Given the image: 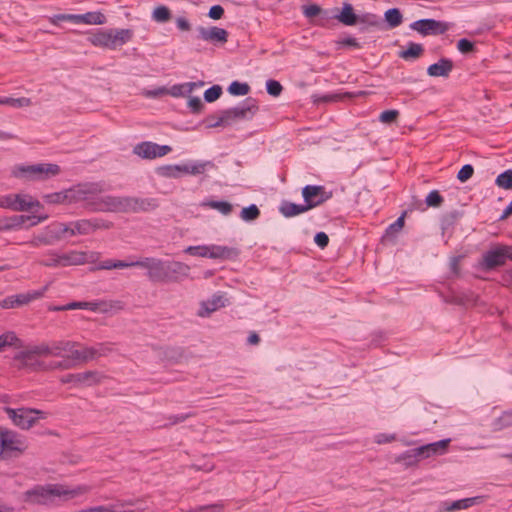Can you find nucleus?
Returning a JSON list of instances; mask_svg holds the SVG:
<instances>
[{
    "instance_id": "obj_46",
    "label": "nucleus",
    "mask_w": 512,
    "mask_h": 512,
    "mask_svg": "<svg viewBox=\"0 0 512 512\" xmlns=\"http://www.w3.org/2000/svg\"><path fill=\"white\" fill-rule=\"evenodd\" d=\"M260 216V210L255 204H251L245 207L240 212V217L243 221L251 222L258 219Z\"/></svg>"
},
{
    "instance_id": "obj_56",
    "label": "nucleus",
    "mask_w": 512,
    "mask_h": 512,
    "mask_svg": "<svg viewBox=\"0 0 512 512\" xmlns=\"http://www.w3.org/2000/svg\"><path fill=\"white\" fill-rule=\"evenodd\" d=\"M405 215L404 212L401 216H399L393 223H391L386 229V235H394L402 230L405 224Z\"/></svg>"
},
{
    "instance_id": "obj_5",
    "label": "nucleus",
    "mask_w": 512,
    "mask_h": 512,
    "mask_svg": "<svg viewBox=\"0 0 512 512\" xmlns=\"http://www.w3.org/2000/svg\"><path fill=\"white\" fill-rule=\"evenodd\" d=\"M61 168L54 163H37L31 165H18L13 170L16 178L27 181H45L59 175Z\"/></svg>"
},
{
    "instance_id": "obj_55",
    "label": "nucleus",
    "mask_w": 512,
    "mask_h": 512,
    "mask_svg": "<svg viewBox=\"0 0 512 512\" xmlns=\"http://www.w3.org/2000/svg\"><path fill=\"white\" fill-rule=\"evenodd\" d=\"M222 95V88L219 85H213L204 92V99L211 103L216 101Z\"/></svg>"
},
{
    "instance_id": "obj_10",
    "label": "nucleus",
    "mask_w": 512,
    "mask_h": 512,
    "mask_svg": "<svg viewBox=\"0 0 512 512\" xmlns=\"http://www.w3.org/2000/svg\"><path fill=\"white\" fill-rule=\"evenodd\" d=\"M409 27L422 36H428L445 34L451 28V24L445 21L426 18L412 22Z\"/></svg>"
},
{
    "instance_id": "obj_17",
    "label": "nucleus",
    "mask_w": 512,
    "mask_h": 512,
    "mask_svg": "<svg viewBox=\"0 0 512 512\" xmlns=\"http://www.w3.org/2000/svg\"><path fill=\"white\" fill-rule=\"evenodd\" d=\"M125 213L148 212L156 209L159 204L155 198L125 196Z\"/></svg>"
},
{
    "instance_id": "obj_40",
    "label": "nucleus",
    "mask_w": 512,
    "mask_h": 512,
    "mask_svg": "<svg viewBox=\"0 0 512 512\" xmlns=\"http://www.w3.org/2000/svg\"><path fill=\"white\" fill-rule=\"evenodd\" d=\"M302 8L303 14L306 18H313L316 16H321L323 20H328L330 18L328 12L326 10H323L317 4L304 5Z\"/></svg>"
},
{
    "instance_id": "obj_1",
    "label": "nucleus",
    "mask_w": 512,
    "mask_h": 512,
    "mask_svg": "<svg viewBox=\"0 0 512 512\" xmlns=\"http://www.w3.org/2000/svg\"><path fill=\"white\" fill-rule=\"evenodd\" d=\"M134 267L146 269L148 279L154 283H177L183 278H187L191 269L186 263L155 257L135 260Z\"/></svg>"
},
{
    "instance_id": "obj_52",
    "label": "nucleus",
    "mask_w": 512,
    "mask_h": 512,
    "mask_svg": "<svg viewBox=\"0 0 512 512\" xmlns=\"http://www.w3.org/2000/svg\"><path fill=\"white\" fill-rule=\"evenodd\" d=\"M443 202L444 198L438 190H432L425 198L427 207L438 208L443 204Z\"/></svg>"
},
{
    "instance_id": "obj_15",
    "label": "nucleus",
    "mask_w": 512,
    "mask_h": 512,
    "mask_svg": "<svg viewBox=\"0 0 512 512\" xmlns=\"http://www.w3.org/2000/svg\"><path fill=\"white\" fill-rule=\"evenodd\" d=\"M1 452L0 458L12 452L21 453L25 449V443L20 439L18 434L12 430H3L0 432Z\"/></svg>"
},
{
    "instance_id": "obj_8",
    "label": "nucleus",
    "mask_w": 512,
    "mask_h": 512,
    "mask_svg": "<svg viewBox=\"0 0 512 512\" xmlns=\"http://www.w3.org/2000/svg\"><path fill=\"white\" fill-rule=\"evenodd\" d=\"M4 411L13 424L23 430L31 428L39 419H44L45 412L33 408L13 409L4 407Z\"/></svg>"
},
{
    "instance_id": "obj_36",
    "label": "nucleus",
    "mask_w": 512,
    "mask_h": 512,
    "mask_svg": "<svg viewBox=\"0 0 512 512\" xmlns=\"http://www.w3.org/2000/svg\"><path fill=\"white\" fill-rule=\"evenodd\" d=\"M384 19L387 22L388 28L394 29L402 24L403 15L398 8H391L384 13Z\"/></svg>"
},
{
    "instance_id": "obj_11",
    "label": "nucleus",
    "mask_w": 512,
    "mask_h": 512,
    "mask_svg": "<svg viewBox=\"0 0 512 512\" xmlns=\"http://www.w3.org/2000/svg\"><path fill=\"white\" fill-rule=\"evenodd\" d=\"M302 197L308 209H313L325 203L332 197L331 191H326L321 185H306L302 189Z\"/></svg>"
},
{
    "instance_id": "obj_54",
    "label": "nucleus",
    "mask_w": 512,
    "mask_h": 512,
    "mask_svg": "<svg viewBox=\"0 0 512 512\" xmlns=\"http://www.w3.org/2000/svg\"><path fill=\"white\" fill-rule=\"evenodd\" d=\"M48 257L46 259H43L40 261V264L45 267H61V260H60V254H58L55 251H51L47 255Z\"/></svg>"
},
{
    "instance_id": "obj_24",
    "label": "nucleus",
    "mask_w": 512,
    "mask_h": 512,
    "mask_svg": "<svg viewBox=\"0 0 512 512\" xmlns=\"http://www.w3.org/2000/svg\"><path fill=\"white\" fill-rule=\"evenodd\" d=\"M450 441V439H442L440 441L422 445L418 447V452L422 453L424 459L435 455H442L446 452Z\"/></svg>"
},
{
    "instance_id": "obj_64",
    "label": "nucleus",
    "mask_w": 512,
    "mask_h": 512,
    "mask_svg": "<svg viewBox=\"0 0 512 512\" xmlns=\"http://www.w3.org/2000/svg\"><path fill=\"white\" fill-rule=\"evenodd\" d=\"M115 506H95L87 509H82L77 512H116Z\"/></svg>"
},
{
    "instance_id": "obj_37",
    "label": "nucleus",
    "mask_w": 512,
    "mask_h": 512,
    "mask_svg": "<svg viewBox=\"0 0 512 512\" xmlns=\"http://www.w3.org/2000/svg\"><path fill=\"white\" fill-rule=\"evenodd\" d=\"M75 346L74 341L61 340L52 342V356L56 357H67L70 348Z\"/></svg>"
},
{
    "instance_id": "obj_43",
    "label": "nucleus",
    "mask_w": 512,
    "mask_h": 512,
    "mask_svg": "<svg viewBox=\"0 0 512 512\" xmlns=\"http://www.w3.org/2000/svg\"><path fill=\"white\" fill-rule=\"evenodd\" d=\"M495 430H502L512 426V409L504 411L493 423Z\"/></svg>"
},
{
    "instance_id": "obj_32",
    "label": "nucleus",
    "mask_w": 512,
    "mask_h": 512,
    "mask_svg": "<svg viewBox=\"0 0 512 512\" xmlns=\"http://www.w3.org/2000/svg\"><path fill=\"white\" fill-rule=\"evenodd\" d=\"M106 23V17L99 11L78 14V24L102 25Z\"/></svg>"
},
{
    "instance_id": "obj_61",
    "label": "nucleus",
    "mask_w": 512,
    "mask_h": 512,
    "mask_svg": "<svg viewBox=\"0 0 512 512\" xmlns=\"http://www.w3.org/2000/svg\"><path fill=\"white\" fill-rule=\"evenodd\" d=\"M223 504L222 503H213L208 505H203L196 507L194 509H190L187 512H221L223 510Z\"/></svg>"
},
{
    "instance_id": "obj_38",
    "label": "nucleus",
    "mask_w": 512,
    "mask_h": 512,
    "mask_svg": "<svg viewBox=\"0 0 512 512\" xmlns=\"http://www.w3.org/2000/svg\"><path fill=\"white\" fill-rule=\"evenodd\" d=\"M188 165L189 174L194 176L204 174L208 169L215 167L212 161H190Z\"/></svg>"
},
{
    "instance_id": "obj_47",
    "label": "nucleus",
    "mask_w": 512,
    "mask_h": 512,
    "mask_svg": "<svg viewBox=\"0 0 512 512\" xmlns=\"http://www.w3.org/2000/svg\"><path fill=\"white\" fill-rule=\"evenodd\" d=\"M157 173L160 176L167 177V178H179V177H181L180 165L174 164V165L161 166L157 169Z\"/></svg>"
},
{
    "instance_id": "obj_26",
    "label": "nucleus",
    "mask_w": 512,
    "mask_h": 512,
    "mask_svg": "<svg viewBox=\"0 0 512 512\" xmlns=\"http://www.w3.org/2000/svg\"><path fill=\"white\" fill-rule=\"evenodd\" d=\"M93 352L88 347H82L80 343L75 342V346L70 348L67 358L73 362L85 363L92 360Z\"/></svg>"
},
{
    "instance_id": "obj_25",
    "label": "nucleus",
    "mask_w": 512,
    "mask_h": 512,
    "mask_svg": "<svg viewBox=\"0 0 512 512\" xmlns=\"http://www.w3.org/2000/svg\"><path fill=\"white\" fill-rule=\"evenodd\" d=\"M333 17L346 26H354L359 22V15L355 13L352 4L347 2L343 3L340 12Z\"/></svg>"
},
{
    "instance_id": "obj_57",
    "label": "nucleus",
    "mask_w": 512,
    "mask_h": 512,
    "mask_svg": "<svg viewBox=\"0 0 512 512\" xmlns=\"http://www.w3.org/2000/svg\"><path fill=\"white\" fill-rule=\"evenodd\" d=\"M266 91L269 95L273 97H278L283 91V86L281 83L274 79H269L266 82Z\"/></svg>"
},
{
    "instance_id": "obj_51",
    "label": "nucleus",
    "mask_w": 512,
    "mask_h": 512,
    "mask_svg": "<svg viewBox=\"0 0 512 512\" xmlns=\"http://www.w3.org/2000/svg\"><path fill=\"white\" fill-rule=\"evenodd\" d=\"M88 348L93 352L92 360L106 356L112 351L111 343H98L95 346Z\"/></svg>"
},
{
    "instance_id": "obj_6",
    "label": "nucleus",
    "mask_w": 512,
    "mask_h": 512,
    "mask_svg": "<svg viewBox=\"0 0 512 512\" xmlns=\"http://www.w3.org/2000/svg\"><path fill=\"white\" fill-rule=\"evenodd\" d=\"M184 253L193 257L210 258L214 260H231L239 256V250L234 247L210 244L188 246Z\"/></svg>"
},
{
    "instance_id": "obj_20",
    "label": "nucleus",
    "mask_w": 512,
    "mask_h": 512,
    "mask_svg": "<svg viewBox=\"0 0 512 512\" xmlns=\"http://www.w3.org/2000/svg\"><path fill=\"white\" fill-rule=\"evenodd\" d=\"M41 232L47 241V246L54 245L67 236L66 224L58 221L50 223Z\"/></svg>"
},
{
    "instance_id": "obj_60",
    "label": "nucleus",
    "mask_w": 512,
    "mask_h": 512,
    "mask_svg": "<svg viewBox=\"0 0 512 512\" xmlns=\"http://www.w3.org/2000/svg\"><path fill=\"white\" fill-rule=\"evenodd\" d=\"M32 350V353H35L36 356H40V355H45V356H48V355H51L52 356V343L51 344H47V343H41L39 345H33V346H29Z\"/></svg>"
},
{
    "instance_id": "obj_63",
    "label": "nucleus",
    "mask_w": 512,
    "mask_h": 512,
    "mask_svg": "<svg viewBox=\"0 0 512 512\" xmlns=\"http://www.w3.org/2000/svg\"><path fill=\"white\" fill-rule=\"evenodd\" d=\"M457 49L461 53L467 54V53H471L475 50V45L472 41H470L466 38H462L457 42Z\"/></svg>"
},
{
    "instance_id": "obj_48",
    "label": "nucleus",
    "mask_w": 512,
    "mask_h": 512,
    "mask_svg": "<svg viewBox=\"0 0 512 512\" xmlns=\"http://www.w3.org/2000/svg\"><path fill=\"white\" fill-rule=\"evenodd\" d=\"M495 184L503 189L511 190L512 189V169H508L502 173H500L496 180Z\"/></svg>"
},
{
    "instance_id": "obj_12",
    "label": "nucleus",
    "mask_w": 512,
    "mask_h": 512,
    "mask_svg": "<svg viewBox=\"0 0 512 512\" xmlns=\"http://www.w3.org/2000/svg\"><path fill=\"white\" fill-rule=\"evenodd\" d=\"M102 375L98 371H85L80 373H70L60 378L63 384H73L75 387H90L101 382Z\"/></svg>"
},
{
    "instance_id": "obj_45",
    "label": "nucleus",
    "mask_w": 512,
    "mask_h": 512,
    "mask_svg": "<svg viewBox=\"0 0 512 512\" xmlns=\"http://www.w3.org/2000/svg\"><path fill=\"white\" fill-rule=\"evenodd\" d=\"M227 91L233 96H245L250 92V86L245 82L233 81Z\"/></svg>"
},
{
    "instance_id": "obj_39",
    "label": "nucleus",
    "mask_w": 512,
    "mask_h": 512,
    "mask_svg": "<svg viewBox=\"0 0 512 512\" xmlns=\"http://www.w3.org/2000/svg\"><path fill=\"white\" fill-rule=\"evenodd\" d=\"M21 347V340L16 336V334L12 331L5 332L0 335V351L4 350L6 347Z\"/></svg>"
},
{
    "instance_id": "obj_35",
    "label": "nucleus",
    "mask_w": 512,
    "mask_h": 512,
    "mask_svg": "<svg viewBox=\"0 0 512 512\" xmlns=\"http://www.w3.org/2000/svg\"><path fill=\"white\" fill-rule=\"evenodd\" d=\"M478 503L477 497L464 498L460 500L453 501L451 503H444V510L447 512H454L459 510L467 509Z\"/></svg>"
},
{
    "instance_id": "obj_23",
    "label": "nucleus",
    "mask_w": 512,
    "mask_h": 512,
    "mask_svg": "<svg viewBox=\"0 0 512 512\" xmlns=\"http://www.w3.org/2000/svg\"><path fill=\"white\" fill-rule=\"evenodd\" d=\"M214 118L215 115H208L205 118L204 123L207 128L226 127L237 120L233 108L219 111L218 122H213Z\"/></svg>"
},
{
    "instance_id": "obj_14",
    "label": "nucleus",
    "mask_w": 512,
    "mask_h": 512,
    "mask_svg": "<svg viewBox=\"0 0 512 512\" xmlns=\"http://www.w3.org/2000/svg\"><path fill=\"white\" fill-rule=\"evenodd\" d=\"M171 151L172 148L169 145H159L150 141L141 142L133 148V153L143 159H155Z\"/></svg>"
},
{
    "instance_id": "obj_19",
    "label": "nucleus",
    "mask_w": 512,
    "mask_h": 512,
    "mask_svg": "<svg viewBox=\"0 0 512 512\" xmlns=\"http://www.w3.org/2000/svg\"><path fill=\"white\" fill-rule=\"evenodd\" d=\"M198 32V38L204 41H208L214 44H224L228 40V32L223 29L216 26L212 27H204L199 26L197 27Z\"/></svg>"
},
{
    "instance_id": "obj_62",
    "label": "nucleus",
    "mask_w": 512,
    "mask_h": 512,
    "mask_svg": "<svg viewBox=\"0 0 512 512\" xmlns=\"http://www.w3.org/2000/svg\"><path fill=\"white\" fill-rule=\"evenodd\" d=\"M367 26L377 27L380 24L379 18L375 14L365 13L359 15V22Z\"/></svg>"
},
{
    "instance_id": "obj_22",
    "label": "nucleus",
    "mask_w": 512,
    "mask_h": 512,
    "mask_svg": "<svg viewBox=\"0 0 512 512\" xmlns=\"http://www.w3.org/2000/svg\"><path fill=\"white\" fill-rule=\"evenodd\" d=\"M453 68V61L449 58L442 57L427 68V74L431 77L448 78Z\"/></svg>"
},
{
    "instance_id": "obj_4",
    "label": "nucleus",
    "mask_w": 512,
    "mask_h": 512,
    "mask_svg": "<svg viewBox=\"0 0 512 512\" xmlns=\"http://www.w3.org/2000/svg\"><path fill=\"white\" fill-rule=\"evenodd\" d=\"M133 31L131 29H108L98 30L89 36L88 40L96 47H101L109 50H116L123 46L133 38Z\"/></svg>"
},
{
    "instance_id": "obj_53",
    "label": "nucleus",
    "mask_w": 512,
    "mask_h": 512,
    "mask_svg": "<svg viewBox=\"0 0 512 512\" xmlns=\"http://www.w3.org/2000/svg\"><path fill=\"white\" fill-rule=\"evenodd\" d=\"M50 23L59 25L61 22L78 24V14H55L49 18Z\"/></svg>"
},
{
    "instance_id": "obj_31",
    "label": "nucleus",
    "mask_w": 512,
    "mask_h": 512,
    "mask_svg": "<svg viewBox=\"0 0 512 512\" xmlns=\"http://www.w3.org/2000/svg\"><path fill=\"white\" fill-rule=\"evenodd\" d=\"M280 213L287 218L297 216L299 214L307 212L309 209L307 205L304 204H296L292 202L285 201L280 206Z\"/></svg>"
},
{
    "instance_id": "obj_29",
    "label": "nucleus",
    "mask_w": 512,
    "mask_h": 512,
    "mask_svg": "<svg viewBox=\"0 0 512 512\" xmlns=\"http://www.w3.org/2000/svg\"><path fill=\"white\" fill-rule=\"evenodd\" d=\"M13 199L16 204L14 211H30L34 207H42L38 200H32L29 195L14 194Z\"/></svg>"
},
{
    "instance_id": "obj_3",
    "label": "nucleus",
    "mask_w": 512,
    "mask_h": 512,
    "mask_svg": "<svg viewBox=\"0 0 512 512\" xmlns=\"http://www.w3.org/2000/svg\"><path fill=\"white\" fill-rule=\"evenodd\" d=\"M104 191H106V188L102 183H83L70 189L45 194L42 196V199L47 204H70L83 202V200L91 198V194L102 193Z\"/></svg>"
},
{
    "instance_id": "obj_2",
    "label": "nucleus",
    "mask_w": 512,
    "mask_h": 512,
    "mask_svg": "<svg viewBox=\"0 0 512 512\" xmlns=\"http://www.w3.org/2000/svg\"><path fill=\"white\" fill-rule=\"evenodd\" d=\"M87 491L86 486H78L76 489L69 490L59 484L36 485L23 493V500L29 504L48 505L56 497L72 499Z\"/></svg>"
},
{
    "instance_id": "obj_13",
    "label": "nucleus",
    "mask_w": 512,
    "mask_h": 512,
    "mask_svg": "<svg viewBox=\"0 0 512 512\" xmlns=\"http://www.w3.org/2000/svg\"><path fill=\"white\" fill-rule=\"evenodd\" d=\"M506 264L504 245H496L483 253L479 262V268L484 271H492Z\"/></svg>"
},
{
    "instance_id": "obj_30",
    "label": "nucleus",
    "mask_w": 512,
    "mask_h": 512,
    "mask_svg": "<svg viewBox=\"0 0 512 512\" xmlns=\"http://www.w3.org/2000/svg\"><path fill=\"white\" fill-rule=\"evenodd\" d=\"M424 459L422 453L418 452V447L414 449L407 450L400 454L396 458V462L402 463L405 467H412L417 465V463Z\"/></svg>"
},
{
    "instance_id": "obj_27",
    "label": "nucleus",
    "mask_w": 512,
    "mask_h": 512,
    "mask_svg": "<svg viewBox=\"0 0 512 512\" xmlns=\"http://www.w3.org/2000/svg\"><path fill=\"white\" fill-rule=\"evenodd\" d=\"M424 53V46L415 42H408L406 49L399 51L398 56L405 61H414Z\"/></svg>"
},
{
    "instance_id": "obj_41",
    "label": "nucleus",
    "mask_w": 512,
    "mask_h": 512,
    "mask_svg": "<svg viewBox=\"0 0 512 512\" xmlns=\"http://www.w3.org/2000/svg\"><path fill=\"white\" fill-rule=\"evenodd\" d=\"M29 218L28 215H13L10 217H5V226L6 230H14L20 228Z\"/></svg>"
},
{
    "instance_id": "obj_21",
    "label": "nucleus",
    "mask_w": 512,
    "mask_h": 512,
    "mask_svg": "<svg viewBox=\"0 0 512 512\" xmlns=\"http://www.w3.org/2000/svg\"><path fill=\"white\" fill-rule=\"evenodd\" d=\"M237 120H250L259 110L257 101L248 97L243 100L239 105L233 107Z\"/></svg>"
},
{
    "instance_id": "obj_49",
    "label": "nucleus",
    "mask_w": 512,
    "mask_h": 512,
    "mask_svg": "<svg viewBox=\"0 0 512 512\" xmlns=\"http://www.w3.org/2000/svg\"><path fill=\"white\" fill-rule=\"evenodd\" d=\"M1 104L2 105H9L16 108L21 107H28L31 105V99L26 97H20V98H12V97H4L1 98Z\"/></svg>"
},
{
    "instance_id": "obj_42",
    "label": "nucleus",
    "mask_w": 512,
    "mask_h": 512,
    "mask_svg": "<svg viewBox=\"0 0 512 512\" xmlns=\"http://www.w3.org/2000/svg\"><path fill=\"white\" fill-rule=\"evenodd\" d=\"M204 205L219 211L222 215H225V216L231 214V212L233 210V206L231 203H229L227 201H222V200L221 201L211 200V201L204 203Z\"/></svg>"
},
{
    "instance_id": "obj_50",
    "label": "nucleus",
    "mask_w": 512,
    "mask_h": 512,
    "mask_svg": "<svg viewBox=\"0 0 512 512\" xmlns=\"http://www.w3.org/2000/svg\"><path fill=\"white\" fill-rule=\"evenodd\" d=\"M194 85L195 84L189 83L176 84L171 87L169 93L173 97L185 96L187 94L192 93V91L194 90Z\"/></svg>"
},
{
    "instance_id": "obj_33",
    "label": "nucleus",
    "mask_w": 512,
    "mask_h": 512,
    "mask_svg": "<svg viewBox=\"0 0 512 512\" xmlns=\"http://www.w3.org/2000/svg\"><path fill=\"white\" fill-rule=\"evenodd\" d=\"M134 267V261H123V260H115V259H106L100 261L95 269L96 270H112V269H124Z\"/></svg>"
},
{
    "instance_id": "obj_16",
    "label": "nucleus",
    "mask_w": 512,
    "mask_h": 512,
    "mask_svg": "<svg viewBox=\"0 0 512 512\" xmlns=\"http://www.w3.org/2000/svg\"><path fill=\"white\" fill-rule=\"evenodd\" d=\"M13 360L18 369H29L31 371L46 369L44 362L40 361L35 353H32L30 347L16 353Z\"/></svg>"
},
{
    "instance_id": "obj_18",
    "label": "nucleus",
    "mask_w": 512,
    "mask_h": 512,
    "mask_svg": "<svg viewBox=\"0 0 512 512\" xmlns=\"http://www.w3.org/2000/svg\"><path fill=\"white\" fill-rule=\"evenodd\" d=\"M229 304V299L226 297L225 293L216 292L210 298L201 302L198 316L209 317L213 312Z\"/></svg>"
},
{
    "instance_id": "obj_34",
    "label": "nucleus",
    "mask_w": 512,
    "mask_h": 512,
    "mask_svg": "<svg viewBox=\"0 0 512 512\" xmlns=\"http://www.w3.org/2000/svg\"><path fill=\"white\" fill-rule=\"evenodd\" d=\"M98 308V304L96 302H86V301H72L66 305L55 306L52 308L53 311H67V310H75V309H85L96 311Z\"/></svg>"
},
{
    "instance_id": "obj_58",
    "label": "nucleus",
    "mask_w": 512,
    "mask_h": 512,
    "mask_svg": "<svg viewBox=\"0 0 512 512\" xmlns=\"http://www.w3.org/2000/svg\"><path fill=\"white\" fill-rule=\"evenodd\" d=\"M399 117V111L395 109L385 110L380 113L379 121L385 124H392L396 122Z\"/></svg>"
},
{
    "instance_id": "obj_59",
    "label": "nucleus",
    "mask_w": 512,
    "mask_h": 512,
    "mask_svg": "<svg viewBox=\"0 0 512 512\" xmlns=\"http://www.w3.org/2000/svg\"><path fill=\"white\" fill-rule=\"evenodd\" d=\"M474 174V167L471 164H465L457 173V179L464 183L468 181Z\"/></svg>"
},
{
    "instance_id": "obj_28",
    "label": "nucleus",
    "mask_w": 512,
    "mask_h": 512,
    "mask_svg": "<svg viewBox=\"0 0 512 512\" xmlns=\"http://www.w3.org/2000/svg\"><path fill=\"white\" fill-rule=\"evenodd\" d=\"M61 267L76 266L86 263V253L72 250L67 253L60 254Z\"/></svg>"
},
{
    "instance_id": "obj_9",
    "label": "nucleus",
    "mask_w": 512,
    "mask_h": 512,
    "mask_svg": "<svg viewBox=\"0 0 512 512\" xmlns=\"http://www.w3.org/2000/svg\"><path fill=\"white\" fill-rule=\"evenodd\" d=\"M67 228V236L89 235L98 229H108L111 222L100 218L80 219L65 223Z\"/></svg>"
},
{
    "instance_id": "obj_7",
    "label": "nucleus",
    "mask_w": 512,
    "mask_h": 512,
    "mask_svg": "<svg viewBox=\"0 0 512 512\" xmlns=\"http://www.w3.org/2000/svg\"><path fill=\"white\" fill-rule=\"evenodd\" d=\"M91 194V198L83 200L86 208L93 212L125 213V196Z\"/></svg>"
},
{
    "instance_id": "obj_44",
    "label": "nucleus",
    "mask_w": 512,
    "mask_h": 512,
    "mask_svg": "<svg viewBox=\"0 0 512 512\" xmlns=\"http://www.w3.org/2000/svg\"><path fill=\"white\" fill-rule=\"evenodd\" d=\"M171 11L168 7L160 5L152 13V19L158 23H166L171 19Z\"/></svg>"
}]
</instances>
